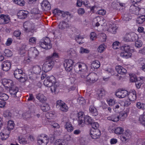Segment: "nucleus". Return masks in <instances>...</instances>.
<instances>
[{"mask_svg": "<svg viewBox=\"0 0 145 145\" xmlns=\"http://www.w3.org/2000/svg\"><path fill=\"white\" fill-rule=\"evenodd\" d=\"M59 54L55 52H54L50 56L47 57L46 59H49L51 60H54V59L59 57Z\"/></svg>", "mask_w": 145, "mask_h": 145, "instance_id": "nucleus-31", "label": "nucleus"}, {"mask_svg": "<svg viewBox=\"0 0 145 145\" xmlns=\"http://www.w3.org/2000/svg\"><path fill=\"white\" fill-rule=\"evenodd\" d=\"M10 86V93L13 97H16V95L18 91V88L13 84V82L11 81Z\"/></svg>", "mask_w": 145, "mask_h": 145, "instance_id": "nucleus-8", "label": "nucleus"}, {"mask_svg": "<svg viewBox=\"0 0 145 145\" xmlns=\"http://www.w3.org/2000/svg\"><path fill=\"white\" fill-rule=\"evenodd\" d=\"M97 38L96 34L94 32H92L91 33L90 35V39L92 40H95Z\"/></svg>", "mask_w": 145, "mask_h": 145, "instance_id": "nucleus-61", "label": "nucleus"}, {"mask_svg": "<svg viewBox=\"0 0 145 145\" xmlns=\"http://www.w3.org/2000/svg\"><path fill=\"white\" fill-rule=\"evenodd\" d=\"M61 14L62 17L64 18H67L69 17H71V14L68 12H65L62 11Z\"/></svg>", "mask_w": 145, "mask_h": 145, "instance_id": "nucleus-47", "label": "nucleus"}, {"mask_svg": "<svg viewBox=\"0 0 145 145\" xmlns=\"http://www.w3.org/2000/svg\"><path fill=\"white\" fill-rule=\"evenodd\" d=\"M138 7L134 5H132L130 7V12L131 13L137 15L138 13Z\"/></svg>", "mask_w": 145, "mask_h": 145, "instance_id": "nucleus-25", "label": "nucleus"}, {"mask_svg": "<svg viewBox=\"0 0 145 145\" xmlns=\"http://www.w3.org/2000/svg\"><path fill=\"white\" fill-rule=\"evenodd\" d=\"M134 33H126L124 38V40L126 42L135 41L136 40Z\"/></svg>", "mask_w": 145, "mask_h": 145, "instance_id": "nucleus-10", "label": "nucleus"}, {"mask_svg": "<svg viewBox=\"0 0 145 145\" xmlns=\"http://www.w3.org/2000/svg\"><path fill=\"white\" fill-rule=\"evenodd\" d=\"M100 67V62L97 60L94 61H92L91 64V68L94 69H97Z\"/></svg>", "mask_w": 145, "mask_h": 145, "instance_id": "nucleus-27", "label": "nucleus"}, {"mask_svg": "<svg viewBox=\"0 0 145 145\" xmlns=\"http://www.w3.org/2000/svg\"><path fill=\"white\" fill-rule=\"evenodd\" d=\"M1 139L3 140H5L8 138L9 137V135L8 134H5L4 133H1Z\"/></svg>", "mask_w": 145, "mask_h": 145, "instance_id": "nucleus-58", "label": "nucleus"}, {"mask_svg": "<svg viewBox=\"0 0 145 145\" xmlns=\"http://www.w3.org/2000/svg\"><path fill=\"white\" fill-rule=\"evenodd\" d=\"M145 20V15H142L137 18V23L141 24Z\"/></svg>", "mask_w": 145, "mask_h": 145, "instance_id": "nucleus-37", "label": "nucleus"}, {"mask_svg": "<svg viewBox=\"0 0 145 145\" xmlns=\"http://www.w3.org/2000/svg\"><path fill=\"white\" fill-rule=\"evenodd\" d=\"M41 4L42 8L45 10L48 11L51 9L50 3L47 0L43 1Z\"/></svg>", "mask_w": 145, "mask_h": 145, "instance_id": "nucleus-14", "label": "nucleus"}, {"mask_svg": "<svg viewBox=\"0 0 145 145\" xmlns=\"http://www.w3.org/2000/svg\"><path fill=\"white\" fill-rule=\"evenodd\" d=\"M100 36V39L102 42H104L106 41V34L104 33H101L99 34Z\"/></svg>", "mask_w": 145, "mask_h": 145, "instance_id": "nucleus-42", "label": "nucleus"}, {"mask_svg": "<svg viewBox=\"0 0 145 145\" xmlns=\"http://www.w3.org/2000/svg\"><path fill=\"white\" fill-rule=\"evenodd\" d=\"M74 63L73 61L71 59H66L64 61L63 64L66 71L69 72L72 70Z\"/></svg>", "mask_w": 145, "mask_h": 145, "instance_id": "nucleus-5", "label": "nucleus"}, {"mask_svg": "<svg viewBox=\"0 0 145 145\" xmlns=\"http://www.w3.org/2000/svg\"><path fill=\"white\" fill-rule=\"evenodd\" d=\"M84 118L78 119V124L81 126H83L85 123V121Z\"/></svg>", "mask_w": 145, "mask_h": 145, "instance_id": "nucleus-53", "label": "nucleus"}, {"mask_svg": "<svg viewBox=\"0 0 145 145\" xmlns=\"http://www.w3.org/2000/svg\"><path fill=\"white\" fill-rule=\"evenodd\" d=\"M116 71L119 74H125L127 72L126 70L120 65L116 66Z\"/></svg>", "mask_w": 145, "mask_h": 145, "instance_id": "nucleus-23", "label": "nucleus"}, {"mask_svg": "<svg viewBox=\"0 0 145 145\" xmlns=\"http://www.w3.org/2000/svg\"><path fill=\"white\" fill-rule=\"evenodd\" d=\"M124 131L123 128L121 127H117L115 129L114 132L116 134L120 135L123 133Z\"/></svg>", "mask_w": 145, "mask_h": 145, "instance_id": "nucleus-36", "label": "nucleus"}, {"mask_svg": "<svg viewBox=\"0 0 145 145\" xmlns=\"http://www.w3.org/2000/svg\"><path fill=\"white\" fill-rule=\"evenodd\" d=\"M28 14L27 11L20 10L17 13V16L19 18L23 19L27 17Z\"/></svg>", "mask_w": 145, "mask_h": 145, "instance_id": "nucleus-17", "label": "nucleus"}, {"mask_svg": "<svg viewBox=\"0 0 145 145\" xmlns=\"http://www.w3.org/2000/svg\"><path fill=\"white\" fill-rule=\"evenodd\" d=\"M9 18L8 15L2 14L0 15V24H5L8 22Z\"/></svg>", "mask_w": 145, "mask_h": 145, "instance_id": "nucleus-15", "label": "nucleus"}, {"mask_svg": "<svg viewBox=\"0 0 145 145\" xmlns=\"http://www.w3.org/2000/svg\"><path fill=\"white\" fill-rule=\"evenodd\" d=\"M85 123L87 124H91L93 121L91 118L88 116H86L84 118Z\"/></svg>", "mask_w": 145, "mask_h": 145, "instance_id": "nucleus-35", "label": "nucleus"}, {"mask_svg": "<svg viewBox=\"0 0 145 145\" xmlns=\"http://www.w3.org/2000/svg\"><path fill=\"white\" fill-rule=\"evenodd\" d=\"M24 30L27 32H32L34 29V24L28 21L25 22L23 24Z\"/></svg>", "mask_w": 145, "mask_h": 145, "instance_id": "nucleus-7", "label": "nucleus"}, {"mask_svg": "<svg viewBox=\"0 0 145 145\" xmlns=\"http://www.w3.org/2000/svg\"><path fill=\"white\" fill-rule=\"evenodd\" d=\"M89 113L93 116L97 115L98 112L96 108L93 106H90L89 107Z\"/></svg>", "mask_w": 145, "mask_h": 145, "instance_id": "nucleus-22", "label": "nucleus"}, {"mask_svg": "<svg viewBox=\"0 0 145 145\" xmlns=\"http://www.w3.org/2000/svg\"><path fill=\"white\" fill-rule=\"evenodd\" d=\"M130 137V133L127 131H125L121 136V140L123 142H124L128 140Z\"/></svg>", "mask_w": 145, "mask_h": 145, "instance_id": "nucleus-20", "label": "nucleus"}, {"mask_svg": "<svg viewBox=\"0 0 145 145\" xmlns=\"http://www.w3.org/2000/svg\"><path fill=\"white\" fill-rule=\"evenodd\" d=\"M119 42L116 41L114 42L113 44V48L114 49H118L119 47Z\"/></svg>", "mask_w": 145, "mask_h": 145, "instance_id": "nucleus-59", "label": "nucleus"}, {"mask_svg": "<svg viewBox=\"0 0 145 145\" xmlns=\"http://www.w3.org/2000/svg\"><path fill=\"white\" fill-rule=\"evenodd\" d=\"M127 95L129 99L132 101H134L136 99V92L135 90L129 93Z\"/></svg>", "mask_w": 145, "mask_h": 145, "instance_id": "nucleus-19", "label": "nucleus"}, {"mask_svg": "<svg viewBox=\"0 0 145 145\" xmlns=\"http://www.w3.org/2000/svg\"><path fill=\"white\" fill-rule=\"evenodd\" d=\"M121 49L123 51L120 53V56L125 58H129L131 56L132 53L130 46L128 45L125 44L123 46Z\"/></svg>", "mask_w": 145, "mask_h": 145, "instance_id": "nucleus-2", "label": "nucleus"}, {"mask_svg": "<svg viewBox=\"0 0 145 145\" xmlns=\"http://www.w3.org/2000/svg\"><path fill=\"white\" fill-rule=\"evenodd\" d=\"M33 70L34 72L37 74L40 73L41 71V68L38 65H35L33 67Z\"/></svg>", "mask_w": 145, "mask_h": 145, "instance_id": "nucleus-32", "label": "nucleus"}, {"mask_svg": "<svg viewBox=\"0 0 145 145\" xmlns=\"http://www.w3.org/2000/svg\"><path fill=\"white\" fill-rule=\"evenodd\" d=\"M64 140L59 139L55 141L54 145H64Z\"/></svg>", "mask_w": 145, "mask_h": 145, "instance_id": "nucleus-46", "label": "nucleus"}, {"mask_svg": "<svg viewBox=\"0 0 145 145\" xmlns=\"http://www.w3.org/2000/svg\"><path fill=\"white\" fill-rule=\"evenodd\" d=\"M8 62H4V64L2 65L3 70L5 71H8L9 69L8 67Z\"/></svg>", "mask_w": 145, "mask_h": 145, "instance_id": "nucleus-50", "label": "nucleus"}, {"mask_svg": "<svg viewBox=\"0 0 145 145\" xmlns=\"http://www.w3.org/2000/svg\"><path fill=\"white\" fill-rule=\"evenodd\" d=\"M30 53L31 56L34 57H35L37 56L39 54V52L35 47L31 48Z\"/></svg>", "mask_w": 145, "mask_h": 145, "instance_id": "nucleus-29", "label": "nucleus"}, {"mask_svg": "<svg viewBox=\"0 0 145 145\" xmlns=\"http://www.w3.org/2000/svg\"><path fill=\"white\" fill-rule=\"evenodd\" d=\"M139 121L140 123L143 125L145 124V113H144L143 114L141 115L140 116Z\"/></svg>", "mask_w": 145, "mask_h": 145, "instance_id": "nucleus-39", "label": "nucleus"}, {"mask_svg": "<svg viewBox=\"0 0 145 145\" xmlns=\"http://www.w3.org/2000/svg\"><path fill=\"white\" fill-rule=\"evenodd\" d=\"M118 29V27L115 25H111L107 29L109 32L113 34H115L116 32V30Z\"/></svg>", "mask_w": 145, "mask_h": 145, "instance_id": "nucleus-30", "label": "nucleus"}, {"mask_svg": "<svg viewBox=\"0 0 145 145\" xmlns=\"http://www.w3.org/2000/svg\"><path fill=\"white\" fill-rule=\"evenodd\" d=\"M21 34L20 31L18 30H15L13 33V35L16 37H19Z\"/></svg>", "mask_w": 145, "mask_h": 145, "instance_id": "nucleus-64", "label": "nucleus"}, {"mask_svg": "<svg viewBox=\"0 0 145 145\" xmlns=\"http://www.w3.org/2000/svg\"><path fill=\"white\" fill-rule=\"evenodd\" d=\"M39 44L42 48L46 50L50 49L52 47L50 40L48 37H46L44 39L41 40L39 42Z\"/></svg>", "mask_w": 145, "mask_h": 145, "instance_id": "nucleus-4", "label": "nucleus"}, {"mask_svg": "<svg viewBox=\"0 0 145 145\" xmlns=\"http://www.w3.org/2000/svg\"><path fill=\"white\" fill-rule=\"evenodd\" d=\"M37 39L35 37H31L29 40V42L31 44H35Z\"/></svg>", "mask_w": 145, "mask_h": 145, "instance_id": "nucleus-56", "label": "nucleus"}, {"mask_svg": "<svg viewBox=\"0 0 145 145\" xmlns=\"http://www.w3.org/2000/svg\"><path fill=\"white\" fill-rule=\"evenodd\" d=\"M56 106L61 111L67 112L68 110V107L65 103L62 101L59 100L57 101Z\"/></svg>", "mask_w": 145, "mask_h": 145, "instance_id": "nucleus-6", "label": "nucleus"}, {"mask_svg": "<svg viewBox=\"0 0 145 145\" xmlns=\"http://www.w3.org/2000/svg\"><path fill=\"white\" fill-rule=\"evenodd\" d=\"M52 69V68L50 67H49L48 65H46L45 63L44 64L42 67L43 71L45 72H47L50 71Z\"/></svg>", "mask_w": 145, "mask_h": 145, "instance_id": "nucleus-38", "label": "nucleus"}, {"mask_svg": "<svg viewBox=\"0 0 145 145\" xmlns=\"http://www.w3.org/2000/svg\"><path fill=\"white\" fill-rule=\"evenodd\" d=\"M9 98V96L5 93L0 94V100H1L6 101Z\"/></svg>", "mask_w": 145, "mask_h": 145, "instance_id": "nucleus-44", "label": "nucleus"}, {"mask_svg": "<svg viewBox=\"0 0 145 145\" xmlns=\"http://www.w3.org/2000/svg\"><path fill=\"white\" fill-rule=\"evenodd\" d=\"M46 60L45 63L52 68L54 65V60H51L49 59H46Z\"/></svg>", "mask_w": 145, "mask_h": 145, "instance_id": "nucleus-34", "label": "nucleus"}, {"mask_svg": "<svg viewBox=\"0 0 145 145\" xmlns=\"http://www.w3.org/2000/svg\"><path fill=\"white\" fill-rule=\"evenodd\" d=\"M91 124L92 128V129H97L99 126V123L96 122H93Z\"/></svg>", "mask_w": 145, "mask_h": 145, "instance_id": "nucleus-49", "label": "nucleus"}, {"mask_svg": "<svg viewBox=\"0 0 145 145\" xmlns=\"http://www.w3.org/2000/svg\"><path fill=\"white\" fill-rule=\"evenodd\" d=\"M49 140L47 135H43V137L38 140V143L39 145H46Z\"/></svg>", "mask_w": 145, "mask_h": 145, "instance_id": "nucleus-11", "label": "nucleus"}, {"mask_svg": "<svg viewBox=\"0 0 145 145\" xmlns=\"http://www.w3.org/2000/svg\"><path fill=\"white\" fill-rule=\"evenodd\" d=\"M101 135V132L99 129H91L90 131V135L93 139H97L100 137Z\"/></svg>", "mask_w": 145, "mask_h": 145, "instance_id": "nucleus-9", "label": "nucleus"}, {"mask_svg": "<svg viewBox=\"0 0 145 145\" xmlns=\"http://www.w3.org/2000/svg\"><path fill=\"white\" fill-rule=\"evenodd\" d=\"M87 67L85 63H77L74 67L76 72L80 74L82 78H85L87 73Z\"/></svg>", "mask_w": 145, "mask_h": 145, "instance_id": "nucleus-1", "label": "nucleus"}, {"mask_svg": "<svg viewBox=\"0 0 145 145\" xmlns=\"http://www.w3.org/2000/svg\"><path fill=\"white\" fill-rule=\"evenodd\" d=\"M108 120L112 121L114 122H117L119 120L118 115H113L107 118Z\"/></svg>", "mask_w": 145, "mask_h": 145, "instance_id": "nucleus-28", "label": "nucleus"}, {"mask_svg": "<svg viewBox=\"0 0 145 145\" xmlns=\"http://www.w3.org/2000/svg\"><path fill=\"white\" fill-rule=\"evenodd\" d=\"M15 3L20 6H22L25 5V2L24 0H13Z\"/></svg>", "mask_w": 145, "mask_h": 145, "instance_id": "nucleus-40", "label": "nucleus"}, {"mask_svg": "<svg viewBox=\"0 0 145 145\" xmlns=\"http://www.w3.org/2000/svg\"><path fill=\"white\" fill-rule=\"evenodd\" d=\"M18 139L19 142L20 144H25L27 143V140L24 138H23L21 137H19Z\"/></svg>", "mask_w": 145, "mask_h": 145, "instance_id": "nucleus-45", "label": "nucleus"}, {"mask_svg": "<svg viewBox=\"0 0 145 145\" xmlns=\"http://www.w3.org/2000/svg\"><path fill=\"white\" fill-rule=\"evenodd\" d=\"M98 80V77L96 74L91 73L86 77V83L87 85H90L96 82Z\"/></svg>", "mask_w": 145, "mask_h": 145, "instance_id": "nucleus-3", "label": "nucleus"}, {"mask_svg": "<svg viewBox=\"0 0 145 145\" xmlns=\"http://www.w3.org/2000/svg\"><path fill=\"white\" fill-rule=\"evenodd\" d=\"M14 74L15 77L18 79L21 76H24L25 74L22 69H17L14 71Z\"/></svg>", "mask_w": 145, "mask_h": 145, "instance_id": "nucleus-13", "label": "nucleus"}, {"mask_svg": "<svg viewBox=\"0 0 145 145\" xmlns=\"http://www.w3.org/2000/svg\"><path fill=\"white\" fill-rule=\"evenodd\" d=\"M116 101L114 99H110L108 101L107 100L108 104L110 106H112L116 104Z\"/></svg>", "mask_w": 145, "mask_h": 145, "instance_id": "nucleus-63", "label": "nucleus"}, {"mask_svg": "<svg viewBox=\"0 0 145 145\" xmlns=\"http://www.w3.org/2000/svg\"><path fill=\"white\" fill-rule=\"evenodd\" d=\"M84 38L81 36L77 35L76 36L75 39L76 40L79 44H82L84 42L82 40Z\"/></svg>", "mask_w": 145, "mask_h": 145, "instance_id": "nucleus-41", "label": "nucleus"}, {"mask_svg": "<svg viewBox=\"0 0 145 145\" xmlns=\"http://www.w3.org/2000/svg\"><path fill=\"white\" fill-rule=\"evenodd\" d=\"M58 26L60 29L63 30L69 28L70 25L66 22L62 21L59 23Z\"/></svg>", "mask_w": 145, "mask_h": 145, "instance_id": "nucleus-18", "label": "nucleus"}, {"mask_svg": "<svg viewBox=\"0 0 145 145\" xmlns=\"http://www.w3.org/2000/svg\"><path fill=\"white\" fill-rule=\"evenodd\" d=\"M106 94V91L103 90H101L98 93V96L100 98H102L104 97Z\"/></svg>", "mask_w": 145, "mask_h": 145, "instance_id": "nucleus-43", "label": "nucleus"}, {"mask_svg": "<svg viewBox=\"0 0 145 145\" xmlns=\"http://www.w3.org/2000/svg\"><path fill=\"white\" fill-rule=\"evenodd\" d=\"M78 102L80 105H84L85 103V101L83 97H79L78 99Z\"/></svg>", "mask_w": 145, "mask_h": 145, "instance_id": "nucleus-52", "label": "nucleus"}, {"mask_svg": "<svg viewBox=\"0 0 145 145\" xmlns=\"http://www.w3.org/2000/svg\"><path fill=\"white\" fill-rule=\"evenodd\" d=\"M89 52V50L86 48L81 47L80 48V52L81 53H88Z\"/></svg>", "mask_w": 145, "mask_h": 145, "instance_id": "nucleus-51", "label": "nucleus"}, {"mask_svg": "<svg viewBox=\"0 0 145 145\" xmlns=\"http://www.w3.org/2000/svg\"><path fill=\"white\" fill-rule=\"evenodd\" d=\"M18 81L22 83H23L25 82L27 80V78L25 77V76L24 75V76H21V77L18 78L17 79Z\"/></svg>", "mask_w": 145, "mask_h": 145, "instance_id": "nucleus-62", "label": "nucleus"}, {"mask_svg": "<svg viewBox=\"0 0 145 145\" xmlns=\"http://www.w3.org/2000/svg\"><path fill=\"white\" fill-rule=\"evenodd\" d=\"M62 11H61L58 9L56 8L54 9L53 11L54 14L57 16H59L61 14Z\"/></svg>", "mask_w": 145, "mask_h": 145, "instance_id": "nucleus-54", "label": "nucleus"}, {"mask_svg": "<svg viewBox=\"0 0 145 145\" xmlns=\"http://www.w3.org/2000/svg\"><path fill=\"white\" fill-rule=\"evenodd\" d=\"M121 105L120 103H118L115 105V107L114 109V111L116 112H118V109H119L120 108H121Z\"/></svg>", "mask_w": 145, "mask_h": 145, "instance_id": "nucleus-60", "label": "nucleus"}, {"mask_svg": "<svg viewBox=\"0 0 145 145\" xmlns=\"http://www.w3.org/2000/svg\"><path fill=\"white\" fill-rule=\"evenodd\" d=\"M41 109L44 112H47L50 109V107L48 104L44 103L42 105Z\"/></svg>", "mask_w": 145, "mask_h": 145, "instance_id": "nucleus-33", "label": "nucleus"}, {"mask_svg": "<svg viewBox=\"0 0 145 145\" xmlns=\"http://www.w3.org/2000/svg\"><path fill=\"white\" fill-rule=\"evenodd\" d=\"M54 77L52 76L51 77H47L44 82V85L46 87H50L52 85V78H54Z\"/></svg>", "mask_w": 145, "mask_h": 145, "instance_id": "nucleus-16", "label": "nucleus"}, {"mask_svg": "<svg viewBox=\"0 0 145 145\" xmlns=\"http://www.w3.org/2000/svg\"><path fill=\"white\" fill-rule=\"evenodd\" d=\"M2 83L3 85L5 87H8L9 83L8 80L6 79H3L2 80Z\"/></svg>", "mask_w": 145, "mask_h": 145, "instance_id": "nucleus-57", "label": "nucleus"}, {"mask_svg": "<svg viewBox=\"0 0 145 145\" xmlns=\"http://www.w3.org/2000/svg\"><path fill=\"white\" fill-rule=\"evenodd\" d=\"M36 98L39 101L42 103H44L46 100V97L43 94L40 93L37 94L36 95Z\"/></svg>", "mask_w": 145, "mask_h": 145, "instance_id": "nucleus-24", "label": "nucleus"}, {"mask_svg": "<svg viewBox=\"0 0 145 145\" xmlns=\"http://www.w3.org/2000/svg\"><path fill=\"white\" fill-rule=\"evenodd\" d=\"M65 127L69 132H71L73 130V127L69 121L66 122L65 123Z\"/></svg>", "mask_w": 145, "mask_h": 145, "instance_id": "nucleus-21", "label": "nucleus"}, {"mask_svg": "<svg viewBox=\"0 0 145 145\" xmlns=\"http://www.w3.org/2000/svg\"><path fill=\"white\" fill-rule=\"evenodd\" d=\"M25 48V46L23 45L22 47L21 48H20L19 52V53L20 55H23L26 52Z\"/></svg>", "mask_w": 145, "mask_h": 145, "instance_id": "nucleus-48", "label": "nucleus"}, {"mask_svg": "<svg viewBox=\"0 0 145 145\" xmlns=\"http://www.w3.org/2000/svg\"><path fill=\"white\" fill-rule=\"evenodd\" d=\"M128 93V91L126 90H119L116 93L115 95L119 98H123L125 97Z\"/></svg>", "mask_w": 145, "mask_h": 145, "instance_id": "nucleus-12", "label": "nucleus"}, {"mask_svg": "<svg viewBox=\"0 0 145 145\" xmlns=\"http://www.w3.org/2000/svg\"><path fill=\"white\" fill-rule=\"evenodd\" d=\"M127 116V111H124L119 114L118 116L119 120L121 121H124Z\"/></svg>", "mask_w": 145, "mask_h": 145, "instance_id": "nucleus-26", "label": "nucleus"}, {"mask_svg": "<svg viewBox=\"0 0 145 145\" xmlns=\"http://www.w3.org/2000/svg\"><path fill=\"white\" fill-rule=\"evenodd\" d=\"M138 13L137 15H140L141 16L143 15V14H144L145 12V10L144 8L138 7Z\"/></svg>", "mask_w": 145, "mask_h": 145, "instance_id": "nucleus-55", "label": "nucleus"}]
</instances>
